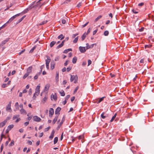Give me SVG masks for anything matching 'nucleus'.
Returning a JSON list of instances; mask_svg holds the SVG:
<instances>
[{"label": "nucleus", "instance_id": "44", "mask_svg": "<svg viewBox=\"0 0 154 154\" xmlns=\"http://www.w3.org/2000/svg\"><path fill=\"white\" fill-rule=\"evenodd\" d=\"M14 140H12L11 143L9 144V146H11L14 145Z\"/></svg>", "mask_w": 154, "mask_h": 154}, {"label": "nucleus", "instance_id": "21", "mask_svg": "<svg viewBox=\"0 0 154 154\" xmlns=\"http://www.w3.org/2000/svg\"><path fill=\"white\" fill-rule=\"evenodd\" d=\"M58 118V116H56L53 120L52 121V124H54L57 121V119Z\"/></svg>", "mask_w": 154, "mask_h": 154}, {"label": "nucleus", "instance_id": "41", "mask_svg": "<svg viewBox=\"0 0 154 154\" xmlns=\"http://www.w3.org/2000/svg\"><path fill=\"white\" fill-rule=\"evenodd\" d=\"M44 67H45L44 65H43L40 66V69L41 70H40V72L39 73H40V74H41V73H42V69L43 68H44Z\"/></svg>", "mask_w": 154, "mask_h": 154}, {"label": "nucleus", "instance_id": "18", "mask_svg": "<svg viewBox=\"0 0 154 154\" xmlns=\"http://www.w3.org/2000/svg\"><path fill=\"white\" fill-rule=\"evenodd\" d=\"M7 122V120H5L3 121V122L0 123V127H2L4 126L6 123Z\"/></svg>", "mask_w": 154, "mask_h": 154}, {"label": "nucleus", "instance_id": "46", "mask_svg": "<svg viewBox=\"0 0 154 154\" xmlns=\"http://www.w3.org/2000/svg\"><path fill=\"white\" fill-rule=\"evenodd\" d=\"M36 47L35 46H34V47H33L30 51L29 53H32L33 51L34 50V49Z\"/></svg>", "mask_w": 154, "mask_h": 154}, {"label": "nucleus", "instance_id": "13", "mask_svg": "<svg viewBox=\"0 0 154 154\" xmlns=\"http://www.w3.org/2000/svg\"><path fill=\"white\" fill-rule=\"evenodd\" d=\"M55 131L54 130H53L51 133V135L49 136V138L51 139H52L54 137V134L55 133Z\"/></svg>", "mask_w": 154, "mask_h": 154}, {"label": "nucleus", "instance_id": "35", "mask_svg": "<svg viewBox=\"0 0 154 154\" xmlns=\"http://www.w3.org/2000/svg\"><path fill=\"white\" fill-rule=\"evenodd\" d=\"M14 125H9L8 127V130H10L12 128L14 127Z\"/></svg>", "mask_w": 154, "mask_h": 154}, {"label": "nucleus", "instance_id": "7", "mask_svg": "<svg viewBox=\"0 0 154 154\" xmlns=\"http://www.w3.org/2000/svg\"><path fill=\"white\" fill-rule=\"evenodd\" d=\"M54 114V110L53 108H51L49 110V116L51 117Z\"/></svg>", "mask_w": 154, "mask_h": 154}, {"label": "nucleus", "instance_id": "33", "mask_svg": "<svg viewBox=\"0 0 154 154\" xmlns=\"http://www.w3.org/2000/svg\"><path fill=\"white\" fill-rule=\"evenodd\" d=\"M102 16L101 15L97 17L94 20V22H96L99 19H100L102 17Z\"/></svg>", "mask_w": 154, "mask_h": 154}, {"label": "nucleus", "instance_id": "10", "mask_svg": "<svg viewBox=\"0 0 154 154\" xmlns=\"http://www.w3.org/2000/svg\"><path fill=\"white\" fill-rule=\"evenodd\" d=\"M64 118L63 117L61 121L60 122L57 128V130H58L60 128L62 125L63 124V123L64 121Z\"/></svg>", "mask_w": 154, "mask_h": 154}, {"label": "nucleus", "instance_id": "43", "mask_svg": "<svg viewBox=\"0 0 154 154\" xmlns=\"http://www.w3.org/2000/svg\"><path fill=\"white\" fill-rule=\"evenodd\" d=\"M79 88V86H77L74 89V92H73V94H75L76 93V92H77V90H78Z\"/></svg>", "mask_w": 154, "mask_h": 154}, {"label": "nucleus", "instance_id": "39", "mask_svg": "<svg viewBox=\"0 0 154 154\" xmlns=\"http://www.w3.org/2000/svg\"><path fill=\"white\" fill-rule=\"evenodd\" d=\"M152 46V45H145V48H150Z\"/></svg>", "mask_w": 154, "mask_h": 154}, {"label": "nucleus", "instance_id": "36", "mask_svg": "<svg viewBox=\"0 0 154 154\" xmlns=\"http://www.w3.org/2000/svg\"><path fill=\"white\" fill-rule=\"evenodd\" d=\"M29 74L26 72L24 75L23 77V79H25L29 75Z\"/></svg>", "mask_w": 154, "mask_h": 154}, {"label": "nucleus", "instance_id": "8", "mask_svg": "<svg viewBox=\"0 0 154 154\" xmlns=\"http://www.w3.org/2000/svg\"><path fill=\"white\" fill-rule=\"evenodd\" d=\"M11 102L10 101L9 102V103L8 105L7 106L6 108V110L7 111H9L11 112L12 110L11 108Z\"/></svg>", "mask_w": 154, "mask_h": 154}, {"label": "nucleus", "instance_id": "57", "mask_svg": "<svg viewBox=\"0 0 154 154\" xmlns=\"http://www.w3.org/2000/svg\"><path fill=\"white\" fill-rule=\"evenodd\" d=\"M4 136V135L3 134H1V138L0 139V143L2 141V139H3V137Z\"/></svg>", "mask_w": 154, "mask_h": 154}, {"label": "nucleus", "instance_id": "30", "mask_svg": "<svg viewBox=\"0 0 154 154\" xmlns=\"http://www.w3.org/2000/svg\"><path fill=\"white\" fill-rule=\"evenodd\" d=\"M132 11L134 14H137L138 13L139 10L137 9H133Z\"/></svg>", "mask_w": 154, "mask_h": 154}, {"label": "nucleus", "instance_id": "3", "mask_svg": "<svg viewBox=\"0 0 154 154\" xmlns=\"http://www.w3.org/2000/svg\"><path fill=\"white\" fill-rule=\"evenodd\" d=\"M51 100H54L56 101L57 99V96L56 93H55L54 94H52L51 95Z\"/></svg>", "mask_w": 154, "mask_h": 154}, {"label": "nucleus", "instance_id": "5", "mask_svg": "<svg viewBox=\"0 0 154 154\" xmlns=\"http://www.w3.org/2000/svg\"><path fill=\"white\" fill-rule=\"evenodd\" d=\"M33 121L35 122H40L41 119L37 116H34L33 117Z\"/></svg>", "mask_w": 154, "mask_h": 154}, {"label": "nucleus", "instance_id": "12", "mask_svg": "<svg viewBox=\"0 0 154 154\" xmlns=\"http://www.w3.org/2000/svg\"><path fill=\"white\" fill-rule=\"evenodd\" d=\"M79 49L81 52L82 53H84L86 51V49H85V47L80 46L79 47Z\"/></svg>", "mask_w": 154, "mask_h": 154}, {"label": "nucleus", "instance_id": "51", "mask_svg": "<svg viewBox=\"0 0 154 154\" xmlns=\"http://www.w3.org/2000/svg\"><path fill=\"white\" fill-rule=\"evenodd\" d=\"M70 97V95H67V96H66V97H65V100H67Z\"/></svg>", "mask_w": 154, "mask_h": 154}, {"label": "nucleus", "instance_id": "63", "mask_svg": "<svg viewBox=\"0 0 154 154\" xmlns=\"http://www.w3.org/2000/svg\"><path fill=\"white\" fill-rule=\"evenodd\" d=\"M144 29V28L143 27H141L140 29H139V32H142L143 31Z\"/></svg>", "mask_w": 154, "mask_h": 154}, {"label": "nucleus", "instance_id": "64", "mask_svg": "<svg viewBox=\"0 0 154 154\" xmlns=\"http://www.w3.org/2000/svg\"><path fill=\"white\" fill-rule=\"evenodd\" d=\"M27 143L29 144V145H31L32 144V141H30V140H28V141H27Z\"/></svg>", "mask_w": 154, "mask_h": 154}, {"label": "nucleus", "instance_id": "48", "mask_svg": "<svg viewBox=\"0 0 154 154\" xmlns=\"http://www.w3.org/2000/svg\"><path fill=\"white\" fill-rule=\"evenodd\" d=\"M59 59H60L59 56H58L55 58L54 59V60L55 61H58L59 60Z\"/></svg>", "mask_w": 154, "mask_h": 154}, {"label": "nucleus", "instance_id": "50", "mask_svg": "<svg viewBox=\"0 0 154 154\" xmlns=\"http://www.w3.org/2000/svg\"><path fill=\"white\" fill-rule=\"evenodd\" d=\"M50 127L49 126L46 128L45 129V131L46 132V131H48L49 130V129H50Z\"/></svg>", "mask_w": 154, "mask_h": 154}, {"label": "nucleus", "instance_id": "11", "mask_svg": "<svg viewBox=\"0 0 154 154\" xmlns=\"http://www.w3.org/2000/svg\"><path fill=\"white\" fill-rule=\"evenodd\" d=\"M50 87V85L49 84H46L45 87L44 91L47 92Z\"/></svg>", "mask_w": 154, "mask_h": 154}, {"label": "nucleus", "instance_id": "55", "mask_svg": "<svg viewBox=\"0 0 154 154\" xmlns=\"http://www.w3.org/2000/svg\"><path fill=\"white\" fill-rule=\"evenodd\" d=\"M78 35V33H76L75 34H74L72 35V38H74L75 37Z\"/></svg>", "mask_w": 154, "mask_h": 154}, {"label": "nucleus", "instance_id": "38", "mask_svg": "<svg viewBox=\"0 0 154 154\" xmlns=\"http://www.w3.org/2000/svg\"><path fill=\"white\" fill-rule=\"evenodd\" d=\"M25 17H26V16L24 15V16H23L21 18H20L18 20V23H19L20 22L24 19V18H25Z\"/></svg>", "mask_w": 154, "mask_h": 154}, {"label": "nucleus", "instance_id": "1", "mask_svg": "<svg viewBox=\"0 0 154 154\" xmlns=\"http://www.w3.org/2000/svg\"><path fill=\"white\" fill-rule=\"evenodd\" d=\"M71 75V78L70 79V81L71 82H72L73 81H74V82L75 83H76L77 82V81L78 80V76L76 75Z\"/></svg>", "mask_w": 154, "mask_h": 154}, {"label": "nucleus", "instance_id": "28", "mask_svg": "<svg viewBox=\"0 0 154 154\" xmlns=\"http://www.w3.org/2000/svg\"><path fill=\"white\" fill-rule=\"evenodd\" d=\"M58 140V138L57 137H55L54 138V144H56Z\"/></svg>", "mask_w": 154, "mask_h": 154}, {"label": "nucleus", "instance_id": "25", "mask_svg": "<svg viewBox=\"0 0 154 154\" xmlns=\"http://www.w3.org/2000/svg\"><path fill=\"white\" fill-rule=\"evenodd\" d=\"M77 60V58L76 57H74L72 59V63L74 64L76 62Z\"/></svg>", "mask_w": 154, "mask_h": 154}, {"label": "nucleus", "instance_id": "6", "mask_svg": "<svg viewBox=\"0 0 154 154\" xmlns=\"http://www.w3.org/2000/svg\"><path fill=\"white\" fill-rule=\"evenodd\" d=\"M9 39V38H7L5 40L2 41L1 43L0 44V46H2L4 45L6 43V42L8 41Z\"/></svg>", "mask_w": 154, "mask_h": 154}, {"label": "nucleus", "instance_id": "16", "mask_svg": "<svg viewBox=\"0 0 154 154\" xmlns=\"http://www.w3.org/2000/svg\"><path fill=\"white\" fill-rule=\"evenodd\" d=\"M61 108L60 107H57L56 110H55V114H58L59 115L60 114V111L61 110Z\"/></svg>", "mask_w": 154, "mask_h": 154}, {"label": "nucleus", "instance_id": "19", "mask_svg": "<svg viewBox=\"0 0 154 154\" xmlns=\"http://www.w3.org/2000/svg\"><path fill=\"white\" fill-rule=\"evenodd\" d=\"M20 112L21 114L26 115L27 113L26 111L24 109H21L20 110Z\"/></svg>", "mask_w": 154, "mask_h": 154}, {"label": "nucleus", "instance_id": "45", "mask_svg": "<svg viewBox=\"0 0 154 154\" xmlns=\"http://www.w3.org/2000/svg\"><path fill=\"white\" fill-rule=\"evenodd\" d=\"M109 33V32L108 31H105L104 32V35L105 36H107Z\"/></svg>", "mask_w": 154, "mask_h": 154}, {"label": "nucleus", "instance_id": "27", "mask_svg": "<svg viewBox=\"0 0 154 154\" xmlns=\"http://www.w3.org/2000/svg\"><path fill=\"white\" fill-rule=\"evenodd\" d=\"M40 73H38L37 74H36L34 77V79L35 80L37 79L38 77V76L40 75Z\"/></svg>", "mask_w": 154, "mask_h": 154}, {"label": "nucleus", "instance_id": "47", "mask_svg": "<svg viewBox=\"0 0 154 154\" xmlns=\"http://www.w3.org/2000/svg\"><path fill=\"white\" fill-rule=\"evenodd\" d=\"M63 45L61 43L59 44L57 47V49H59L61 47H62Z\"/></svg>", "mask_w": 154, "mask_h": 154}, {"label": "nucleus", "instance_id": "22", "mask_svg": "<svg viewBox=\"0 0 154 154\" xmlns=\"http://www.w3.org/2000/svg\"><path fill=\"white\" fill-rule=\"evenodd\" d=\"M64 38V36L62 34H60V35L58 36V39H60V40L63 39Z\"/></svg>", "mask_w": 154, "mask_h": 154}, {"label": "nucleus", "instance_id": "59", "mask_svg": "<svg viewBox=\"0 0 154 154\" xmlns=\"http://www.w3.org/2000/svg\"><path fill=\"white\" fill-rule=\"evenodd\" d=\"M36 94H35V93H34V95H33V100H35L36 98Z\"/></svg>", "mask_w": 154, "mask_h": 154}, {"label": "nucleus", "instance_id": "15", "mask_svg": "<svg viewBox=\"0 0 154 154\" xmlns=\"http://www.w3.org/2000/svg\"><path fill=\"white\" fill-rule=\"evenodd\" d=\"M32 69V66H29L27 68L26 72L29 74L31 72Z\"/></svg>", "mask_w": 154, "mask_h": 154}, {"label": "nucleus", "instance_id": "23", "mask_svg": "<svg viewBox=\"0 0 154 154\" xmlns=\"http://www.w3.org/2000/svg\"><path fill=\"white\" fill-rule=\"evenodd\" d=\"M56 43V42L55 41H52L51 42L50 44V46L51 48H52L53 47L54 45Z\"/></svg>", "mask_w": 154, "mask_h": 154}, {"label": "nucleus", "instance_id": "29", "mask_svg": "<svg viewBox=\"0 0 154 154\" xmlns=\"http://www.w3.org/2000/svg\"><path fill=\"white\" fill-rule=\"evenodd\" d=\"M117 115V113H115V115H114V116L112 117V118L111 119V120H110V122H112L113 121V120H114L115 118H116V116Z\"/></svg>", "mask_w": 154, "mask_h": 154}, {"label": "nucleus", "instance_id": "61", "mask_svg": "<svg viewBox=\"0 0 154 154\" xmlns=\"http://www.w3.org/2000/svg\"><path fill=\"white\" fill-rule=\"evenodd\" d=\"M29 94V95H31L32 94V89L31 88L29 89L28 91Z\"/></svg>", "mask_w": 154, "mask_h": 154}, {"label": "nucleus", "instance_id": "58", "mask_svg": "<svg viewBox=\"0 0 154 154\" xmlns=\"http://www.w3.org/2000/svg\"><path fill=\"white\" fill-rule=\"evenodd\" d=\"M144 4V3L141 2L140 3H139L138 5V6H143Z\"/></svg>", "mask_w": 154, "mask_h": 154}, {"label": "nucleus", "instance_id": "32", "mask_svg": "<svg viewBox=\"0 0 154 154\" xmlns=\"http://www.w3.org/2000/svg\"><path fill=\"white\" fill-rule=\"evenodd\" d=\"M60 93L61 96H64L65 95V93L64 91L63 90L60 91Z\"/></svg>", "mask_w": 154, "mask_h": 154}, {"label": "nucleus", "instance_id": "34", "mask_svg": "<svg viewBox=\"0 0 154 154\" xmlns=\"http://www.w3.org/2000/svg\"><path fill=\"white\" fill-rule=\"evenodd\" d=\"M20 116V115H16L14 116L13 117V120H14L16 119H17Z\"/></svg>", "mask_w": 154, "mask_h": 154}, {"label": "nucleus", "instance_id": "31", "mask_svg": "<svg viewBox=\"0 0 154 154\" xmlns=\"http://www.w3.org/2000/svg\"><path fill=\"white\" fill-rule=\"evenodd\" d=\"M72 51V49L71 48H69L65 50L64 51L63 53H68L69 51Z\"/></svg>", "mask_w": 154, "mask_h": 154}, {"label": "nucleus", "instance_id": "14", "mask_svg": "<svg viewBox=\"0 0 154 154\" xmlns=\"http://www.w3.org/2000/svg\"><path fill=\"white\" fill-rule=\"evenodd\" d=\"M46 57H47V59L45 60L46 64H49L51 60V59L48 56H47Z\"/></svg>", "mask_w": 154, "mask_h": 154}, {"label": "nucleus", "instance_id": "62", "mask_svg": "<svg viewBox=\"0 0 154 154\" xmlns=\"http://www.w3.org/2000/svg\"><path fill=\"white\" fill-rule=\"evenodd\" d=\"M91 30V29L90 28H89L88 29V30L87 33H86L88 35V34H89Z\"/></svg>", "mask_w": 154, "mask_h": 154}, {"label": "nucleus", "instance_id": "49", "mask_svg": "<svg viewBox=\"0 0 154 154\" xmlns=\"http://www.w3.org/2000/svg\"><path fill=\"white\" fill-rule=\"evenodd\" d=\"M98 30V29H97L95 30H94L93 32V35H95L97 33Z\"/></svg>", "mask_w": 154, "mask_h": 154}, {"label": "nucleus", "instance_id": "17", "mask_svg": "<svg viewBox=\"0 0 154 154\" xmlns=\"http://www.w3.org/2000/svg\"><path fill=\"white\" fill-rule=\"evenodd\" d=\"M55 63L54 62H52L51 63V69L53 70L55 67Z\"/></svg>", "mask_w": 154, "mask_h": 154}, {"label": "nucleus", "instance_id": "52", "mask_svg": "<svg viewBox=\"0 0 154 154\" xmlns=\"http://www.w3.org/2000/svg\"><path fill=\"white\" fill-rule=\"evenodd\" d=\"M7 85L6 84H3L2 85V87L3 88H5L7 86Z\"/></svg>", "mask_w": 154, "mask_h": 154}, {"label": "nucleus", "instance_id": "54", "mask_svg": "<svg viewBox=\"0 0 154 154\" xmlns=\"http://www.w3.org/2000/svg\"><path fill=\"white\" fill-rule=\"evenodd\" d=\"M47 22V20L44 21L40 23V25H42L46 23Z\"/></svg>", "mask_w": 154, "mask_h": 154}, {"label": "nucleus", "instance_id": "4", "mask_svg": "<svg viewBox=\"0 0 154 154\" xmlns=\"http://www.w3.org/2000/svg\"><path fill=\"white\" fill-rule=\"evenodd\" d=\"M40 88L39 85H37L35 89V93L36 94V95L38 96L39 95L40 93Z\"/></svg>", "mask_w": 154, "mask_h": 154}, {"label": "nucleus", "instance_id": "40", "mask_svg": "<svg viewBox=\"0 0 154 154\" xmlns=\"http://www.w3.org/2000/svg\"><path fill=\"white\" fill-rule=\"evenodd\" d=\"M78 39V36L76 37L74 40L73 41V42L74 43H76L77 42Z\"/></svg>", "mask_w": 154, "mask_h": 154}, {"label": "nucleus", "instance_id": "42", "mask_svg": "<svg viewBox=\"0 0 154 154\" xmlns=\"http://www.w3.org/2000/svg\"><path fill=\"white\" fill-rule=\"evenodd\" d=\"M105 114V112H103L101 114V117L103 119H104L106 118V117L105 116H104V115Z\"/></svg>", "mask_w": 154, "mask_h": 154}, {"label": "nucleus", "instance_id": "60", "mask_svg": "<svg viewBox=\"0 0 154 154\" xmlns=\"http://www.w3.org/2000/svg\"><path fill=\"white\" fill-rule=\"evenodd\" d=\"M75 99V97L74 96H73L71 98V102H73Z\"/></svg>", "mask_w": 154, "mask_h": 154}, {"label": "nucleus", "instance_id": "20", "mask_svg": "<svg viewBox=\"0 0 154 154\" xmlns=\"http://www.w3.org/2000/svg\"><path fill=\"white\" fill-rule=\"evenodd\" d=\"M48 98V96L47 95H45V97L42 100V102L43 103H44L47 100Z\"/></svg>", "mask_w": 154, "mask_h": 154}, {"label": "nucleus", "instance_id": "53", "mask_svg": "<svg viewBox=\"0 0 154 154\" xmlns=\"http://www.w3.org/2000/svg\"><path fill=\"white\" fill-rule=\"evenodd\" d=\"M91 61L90 60H89L88 61V66H89L90 65L91 63Z\"/></svg>", "mask_w": 154, "mask_h": 154}, {"label": "nucleus", "instance_id": "9", "mask_svg": "<svg viewBox=\"0 0 154 154\" xmlns=\"http://www.w3.org/2000/svg\"><path fill=\"white\" fill-rule=\"evenodd\" d=\"M94 45H96V44H93L91 45H89L88 43H87L86 44V49H88L91 48H92L93 47Z\"/></svg>", "mask_w": 154, "mask_h": 154}, {"label": "nucleus", "instance_id": "26", "mask_svg": "<svg viewBox=\"0 0 154 154\" xmlns=\"http://www.w3.org/2000/svg\"><path fill=\"white\" fill-rule=\"evenodd\" d=\"M87 34H86L85 33L82 36V41H83L85 37H86L87 35Z\"/></svg>", "mask_w": 154, "mask_h": 154}, {"label": "nucleus", "instance_id": "24", "mask_svg": "<svg viewBox=\"0 0 154 154\" xmlns=\"http://www.w3.org/2000/svg\"><path fill=\"white\" fill-rule=\"evenodd\" d=\"M59 79V72H56V75L55 77V79L56 81H58Z\"/></svg>", "mask_w": 154, "mask_h": 154}, {"label": "nucleus", "instance_id": "2", "mask_svg": "<svg viewBox=\"0 0 154 154\" xmlns=\"http://www.w3.org/2000/svg\"><path fill=\"white\" fill-rule=\"evenodd\" d=\"M20 15V14H18L12 16L8 20L6 23V24L8 23H9L11 22L16 17L19 16Z\"/></svg>", "mask_w": 154, "mask_h": 154}, {"label": "nucleus", "instance_id": "37", "mask_svg": "<svg viewBox=\"0 0 154 154\" xmlns=\"http://www.w3.org/2000/svg\"><path fill=\"white\" fill-rule=\"evenodd\" d=\"M105 97H103L100 98V99L98 101V102H97V103H100V102H101L103 100V99Z\"/></svg>", "mask_w": 154, "mask_h": 154}, {"label": "nucleus", "instance_id": "56", "mask_svg": "<svg viewBox=\"0 0 154 154\" xmlns=\"http://www.w3.org/2000/svg\"><path fill=\"white\" fill-rule=\"evenodd\" d=\"M88 23H89V22H88L85 24L82 25V27L84 28V27H85L88 24Z\"/></svg>", "mask_w": 154, "mask_h": 154}]
</instances>
